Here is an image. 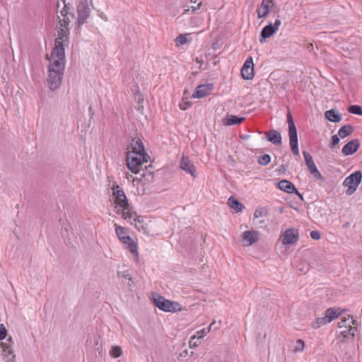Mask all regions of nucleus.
I'll use <instances>...</instances> for the list:
<instances>
[{"label":"nucleus","instance_id":"nucleus-1","mask_svg":"<svg viewBox=\"0 0 362 362\" xmlns=\"http://www.w3.org/2000/svg\"><path fill=\"white\" fill-rule=\"evenodd\" d=\"M112 195L114 197L113 204L115 205L114 211L118 215H121L127 222L136 226V214L132 211V207L128 202L127 197L119 185H114L112 187Z\"/></svg>","mask_w":362,"mask_h":362},{"label":"nucleus","instance_id":"nucleus-2","mask_svg":"<svg viewBox=\"0 0 362 362\" xmlns=\"http://www.w3.org/2000/svg\"><path fill=\"white\" fill-rule=\"evenodd\" d=\"M47 59L49 60L47 85L50 90H55L61 86L65 69V59H52L51 57Z\"/></svg>","mask_w":362,"mask_h":362},{"label":"nucleus","instance_id":"nucleus-3","mask_svg":"<svg viewBox=\"0 0 362 362\" xmlns=\"http://www.w3.org/2000/svg\"><path fill=\"white\" fill-rule=\"evenodd\" d=\"M149 156L147 153H141L136 151H129L127 154V162L128 168L135 174L142 170V165L147 163Z\"/></svg>","mask_w":362,"mask_h":362},{"label":"nucleus","instance_id":"nucleus-4","mask_svg":"<svg viewBox=\"0 0 362 362\" xmlns=\"http://www.w3.org/2000/svg\"><path fill=\"white\" fill-rule=\"evenodd\" d=\"M287 122L288 125L289 144L294 155L299 154L297 129L290 111L287 113Z\"/></svg>","mask_w":362,"mask_h":362},{"label":"nucleus","instance_id":"nucleus-5","mask_svg":"<svg viewBox=\"0 0 362 362\" xmlns=\"http://www.w3.org/2000/svg\"><path fill=\"white\" fill-rule=\"evenodd\" d=\"M153 300L154 305L165 312H176L182 309L181 305L177 302L167 300L159 294L154 296Z\"/></svg>","mask_w":362,"mask_h":362},{"label":"nucleus","instance_id":"nucleus-6","mask_svg":"<svg viewBox=\"0 0 362 362\" xmlns=\"http://www.w3.org/2000/svg\"><path fill=\"white\" fill-rule=\"evenodd\" d=\"M69 44V37L57 36L55 39V46L51 52L50 57L52 59L58 58L65 59V47Z\"/></svg>","mask_w":362,"mask_h":362},{"label":"nucleus","instance_id":"nucleus-7","mask_svg":"<svg viewBox=\"0 0 362 362\" xmlns=\"http://www.w3.org/2000/svg\"><path fill=\"white\" fill-rule=\"evenodd\" d=\"M90 4H91V0H81L77 6V24L78 28L86 23L87 19L90 16Z\"/></svg>","mask_w":362,"mask_h":362},{"label":"nucleus","instance_id":"nucleus-8","mask_svg":"<svg viewBox=\"0 0 362 362\" xmlns=\"http://www.w3.org/2000/svg\"><path fill=\"white\" fill-rule=\"evenodd\" d=\"M361 178L362 174L361 171L358 170L351 174L344 180L343 185L348 187L346 192V194L351 195L356 192L361 181Z\"/></svg>","mask_w":362,"mask_h":362},{"label":"nucleus","instance_id":"nucleus-9","mask_svg":"<svg viewBox=\"0 0 362 362\" xmlns=\"http://www.w3.org/2000/svg\"><path fill=\"white\" fill-rule=\"evenodd\" d=\"M281 20L276 19L274 25L269 23V25L264 26L260 33V43L263 44L264 42H265L267 38L271 37L274 33H276L279 30V28L281 25Z\"/></svg>","mask_w":362,"mask_h":362},{"label":"nucleus","instance_id":"nucleus-10","mask_svg":"<svg viewBox=\"0 0 362 362\" xmlns=\"http://www.w3.org/2000/svg\"><path fill=\"white\" fill-rule=\"evenodd\" d=\"M305 164L309 170L310 173L316 179L322 180L320 172L317 168L315 163L310 153L306 151L303 152Z\"/></svg>","mask_w":362,"mask_h":362},{"label":"nucleus","instance_id":"nucleus-11","mask_svg":"<svg viewBox=\"0 0 362 362\" xmlns=\"http://www.w3.org/2000/svg\"><path fill=\"white\" fill-rule=\"evenodd\" d=\"M241 75L246 80L252 79L254 77V64L252 57H249L245 60L241 69Z\"/></svg>","mask_w":362,"mask_h":362},{"label":"nucleus","instance_id":"nucleus-12","mask_svg":"<svg viewBox=\"0 0 362 362\" xmlns=\"http://www.w3.org/2000/svg\"><path fill=\"white\" fill-rule=\"evenodd\" d=\"M13 344V338L12 337L9 336L8 338H6L5 341L1 342L0 344L4 356L8 361H13L16 358V356L14 355L12 349Z\"/></svg>","mask_w":362,"mask_h":362},{"label":"nucleus","instance_id":"nucleus-13","mask_svg":"<svg viewBox=\"0 0 362 362\" xmlns=\"http://www.w3.org/2000/svg\"><path fill=\"white\" fill-rule=\"evenodd\" d=\"M115 231L119 239L123 243L129 245V249H136V245L134 244V240L127 234L123 227H116Z\"/></svg>","mask_w":362,"mask_h":362},{"label":"nucleus","instance_id":"nucleus-14","mask_svg":"<svg viewBox=\"0 0 362 362\" xmlns=\"http://www.w3.org/2000/svg\"><path fill=\"white\" fill-rule=\"evenodd\" d=\"M180 167L186 173L190 174L194 178L197 177L196 168L194 163L189 160L188 157L183 156Z\"/></svg>","mask_w":362,"mask_h":362},{"label":"nucleus","instance_id":"nucleus-15","mask_svg":"<svg viewBox=\"0 0 362 362\" xmlns=\"http://www.w3.org/2000/svg\"><path fill=\"white\" fill-rule=\"evenodd\" d=\"M281 239L284 245L293 244L298 240V233L294 228H289L281 236Z\"/></svg>","mask_w":362,"mask_h":362},{"label":"nucleus","instance_id":"nucleus-16","mask_svg":"<svg viewBox=\"0 0 362 362\" xmlns=\"http://www.w3.org/2000/svg\"><path fill=\"white\" fill-rule=\"evenodd\" d=\"M214 86L212 83L203 84L197 87L195 92L193 93L194 98H202L211 94Z\"/></svg>","mask_w":362,"mask_h":362},{"label":"nucleus","instance_id":"nucleus-17","mask_svg":"<svg viewBox=\"0 0 362 362\" xmlns=\"http://www.w3.org/2000/svg\"><path fill=\"white\" fill-rule=\"evenodd\" d=\"M360 145L361 144L358 139H353L344 145L342 148L341 152L344 156L352 155L358 151Z\"/></svg>","mask_w":362,"mask_h":362},{"label":"nucleus","instance_id":"nucleus-18","mask_svg":"<svg viewBox=\"0 0 362 362\" xmlns=\"http://www.w3.org/2000/svg\"><path fill=\"white\" fill-rule=\"evenodd\" d=\"M242 240L245 246H250L258 240V233L253 230H246L242 234Z\"/></svg>","mask_w":362,"mask_h":362},{"label":"nucleus","instance_id":"nucleus-19","mask_svg":"<svg viewBox=\"0 0 362 362\" xmlns=\"http://www.w3.org/2000/svg\"><path fill=\"white\" fill-rule=\"evenodd\" d=\"M272 4V0H262L261 6L257 10L259 18H264L268 15Z\"/></svg>","mask_w":362,"mask_h":362},{"label":"nucleus","instance_id":"nucleus-20","mask_svg":"<svg viewBox=\"0 0 362 362\" xmlns=\"http://www.w3.org/2000/svg\"><path fill=\"white\" fill-rule=\"evenodd\" d=\"M244 120L245 117H239L235 115L227 114L226 117L222 119V122L225 126H231L240 124Z\"/></svg>","mask_w":362,"mask_h":362},{"label":"nucleus","instance_id":"nucleus-21","mask_svg":"<svg viewBox=\"0 0 362 362\" xmlns=\"http://www.w3.org/2000/svg\"><path fill=\"white\" fill-rule=\"evenodd\" d=\"M325 116L327 119L332 122H339L342 119L341 115L335 109L327 110L325 113Z\"/></svg>","mask_w":362,"mask_h":362},{"label":"nucleus","instance_id":"nucleus-22","mask_svg":"<svg viewBox=\"0 0 362 362\" xmlns=\"http://www.w3.org/2000/svg\"><path fill=\"white\" fill-rule=\"evenodd\" d=\"M266 136L269 141L274 144L278 145L281 144V134L274 129L266 132Z\"/></svg>","mask_w":362,"mask_h":362},{"label":"nucleus","instance_id":"nucleus-23","mask_svg":"<svg viewBox=\"0 0 362 362\" xmlns=\"http://www.w3.org/2000/svg\"><path fill=\"white\" fill-rule=\"evenodd\" d=\"M278 187L287 193H293L296 191V187L288 180H282L278 182Z\"/></svg>","mask_w":362,"mask_h":362},{"label":"nucleus","instance_id":"nucleus-24","mask_svg":"<svg viewBox=\"0 0 362 362\" xmlns=\"http://www.w3.org/2000/svg\"><path fill=\"white\" fill-rule=\"evenodd\" d=\"M131 151H136L141 153H146L141 140L139 138H134L131 142Z\"/></svg>","mask_w":362,"mask_h":362},{"label":"nucleus","instance_id":"nucleus-25","mask_svg":"<svg viewBox=\"0 0 362 362\" xmlns=\"http://www.w3.org/2000/svg\"><path fill=\"white\" fill-rule=\"evenodd\" d=\"M228 204L235 212L242 211L244 208V206L239 201L233 197L228 199Z\"/></svg>","mask_w":362,"mask_h":362},{"label":"nucleus","instance_id":"nucleus-26","mask_svg":"<svg viewBox=\"0 0 362 362\" xmlns=\"http://www.w3.org/2000/svg\"><path fill=\"white\" fill-rule=\"evenodd\" d=\"M354 131L353 127L351 124H346L341 127L339 132L338 135L341 138H345L346 136L350 135Z\"/></svg>","mask_w":362,"mask_h":362},{"label":"nucleus","instance_id":"nucleus-27","mask_svg":"<svg viewBox=\"0 0 362 362\" xmlns=\"http://www.w3.org/2000/svg\"><path fill=\"white\" fill-rule=\"evenodd\" d=\"M356 325H357L356 320H355L352 318L343 319L339 322V328L347 329V328L351 327L353 326H356Z\"/></svg>","mask_w":362,"mask_h":362},{"label":"nucleus","instance_id":"nucleus-28","mask_svg":"<svg viewBox=\"0 0 362 362\" xmlns=\"http://www.w3.org/2000/svg\"><path fill=\"white\" fill-rule=\"evenodd\" d=\"M338 315L339 313H337V310L333 308H329L325 312V317L328 322H332L334 319L337 318Z\"/></svg>","mask_w":362,"mask_h":362},{"label":"nucleus","instance_id":"nucleus-29","mask_svg":"<svg viewBox=\"0 0 362 362\" xmlns=\"http://www.w3.org/2000/svg\"><path fill=\"white\" fill-rule=\"evenodd\" d=\"M252 252L249 254L253 258L257 259L263 260L266 258L267 254L264 250H251Z\"/></svg>","mask_w":362,"mask_h":362},{"label":"nucleus","instance_id":"nucleus-30","mask_svg":"<svg viewBox=\"0 0 362 362\" xmlns=\"http://www.w3.org/2000/svg\"><path fill=\"white\" fill-rule=\"evenodd\" d=\"M356 331V326H353L351 327L341 330V335H342L345 338L354 337V333Z\"/></svg>","mask_w":362,"mask_h":362},{"label":"nucleus","instance_id":"nucleus-31","mask_svg":"<svg viewBox=\"0 0 362 362\" xmlns=\"http://www.w3.org/2000/svg\"><path fill=\"white\" fill-rule=\"evenodd\" d=\"M329 323L327 320H326L325 317H318L316 319L315 322H313L312 327L314 329H318L322 325H325L326 324Z\"/></svg>","mask_w":362,"mask_h":362},{"label":"nucleus","instance_id":"nucleus-32","mask_svg":"<svg viewBox=\"0 0 362 362\" xmlns=\"http://www.w3.org/2000/svg\"><path fill=\"white\" fill-rule=\"evenodd\" d=\"M304 348H305V343H304L303 340L298 339L296 341V346L293 347V349L292 350V352L293 354H297L298 352H302V351H303Z\"/></svg>","mask_w":362,"mask_h":362},{"label":"nucleus","instance_id":"nucleus-33","mask_svg":"<svg viewBox=\"0 0 362 362\" xmlns=\"http://www.w3.org/2000/svg\"><path fill=\"white\" fill-rule=\"evenodd\" d=\"M348 111L354 115H358L362 116V107L357 105H350L348 108Z\"/></svg>","mask_w":362,"mask_h":362},{"label":"nucleus","instance_id":"nucleus-34","mask_svg":"<svg viewBox=\"0 0 362 362\" xmlns=\"http://www.w3.org/2000/svg\"><path fill=\"white\" fill-rule=\"evenodd\" d=\"M187 42H188L187 34L179 35L175 38V43H176L177 46H181V45H185Z\"/></svg>","mask_w":362,"mask_h":362},{"label":"nucleus","instance_id":"nucleus-35","mask_svg":"<svg viewBox=\"0 0 362 362\" xmlns=\"http://www.w3.org/2000/svg\"><path fill=\"white\" fill-rule=\"evenodd\" d=\"M122 350L119 346H112L110 351V354L113 358H118L122 355Z\"/></svg>","mask_w":362,"mask_h":362},{"label":"nucleus","instance_id":"nucleus-36","mask_svg":"<svg viewBox=\"0 0 362 362\" xmlns=\"http://www.w3.org/2000/svg\"><path fill=\"white\" fill-rule=\"evenodd\" d=\"M271 160L270 156L268 154H264L259 156L258 158V163L262 165H267Z\"/></svg>","mask_w":362,"mask_h":362},{"label":"nucleus","instance_id":"nucleus-37","mask_svg":"<svg viewBox=\"0 0 362 362\" xmlns=\"http://www.w3.org/2000/svg\"><path fill=\"white\" fill-rule=\"evenodd\" d=\"M69 28L59 27L57 30V36L63 37H69Z\"/></svg>","mask_w":362,"mask_h":362},{"label":"nucleus","instance_id":"nucleus-38","mask_svg":"<svg viewBox=\"0 0 362 362\" xmlns=\"http://www.w3.org/2000/svg\"><path fill=\"white\" fill-rule=\"evenodd\" d=\"M117 276L118 278L124 279L125 280H128L129 278L132 277L128 269H125L123 271H117Z\"/></svg>","mask_w":362,"mask_h":362},{"label":"nucleus","instance_id":"nucleus-39","mask_svg":"<svg viewBox=\"0 0 362 362\" xmlns=\"http://www.w3.org/2000/svg\"><path fill=\"white\" fill-rule=\"evenodd\" d=\"M71 23V19L69 16L63 17V19H59V27L62 28H69V25Z\"/></svg>","mask_w":362,"mask_h":362},{"label":"nucleus","instance_id":"nucleus-40","mask_svg":"<svg viewBox=\"0 0 362 362\" xmlns=\"http://www.w3.org/2000/svg\"><path fill=\"white\" fill-rule=\"evenodd\" d=\"M201 343V340H197V335H194L191 337V340L189 341V346L190 348H195L198 346Z\"/></svg>","mask_w":362,"mask_h":362},{"label":"nucleus","instance_id":"nucleus-41","mask_svg":"<svg viewBox=\"0 0 362 362\" xmlns=\"http://www.w3.org/2000/svg\"><path fill=\"white\" fill-rule=\"evenodd\" d=\"M145 168H146V170H148V172L146 173H143L141 175V177L143 178H146V177H150L151 180H152L153 177V173L151 171V170H148V168H150V169L152 168V165H149L148 167L145 166Z\"/></svg>","mask_w":362,"mask_h":362},{"label":"nucleus","instance_id":"nucleus-42","mask_svg":"<svg viewBox=\"0 0 362 362\" xmlns=\"http://www.w3.org/2000/svg\"><path fill=\"white\" fill-rule=\"evenodd\" d=\"M6 329L3 324H0V341L6 338Z\"/></svg>","mask_w":362,"mask_h":362},{"label":"nucleus","instance_id":"nucleus-43","mask_svg":"<svg viewBox=\"0 0 362 362\" xmlns=\"http://www.w3.org/2000/svg\"><path fill=\"white\" fill-rule=\"evenodd\" d=\"M208 329H202L197 332V340H202V339L207 334Z\"/></svg>","mask_w":362,"mask_h":362},{"label":"nucleus","instance_id":"nucleus-44","mask_svg":"<svg viewBox=\"0 0 362 362\" xmlns=\"http://www.w3.org/2000/svg\"><path fill=\"white\" fill-rule=\"evenodd\" d=\"M64 7L62 8V10L60 11L61 16L62 17L69 16V13L67 11V6L65 4V0L63 1Z\"/></svg>","mask_w":362,"mask_h":362},{"label":"nucleus","instance_id":"nucleus-45","mask_svg":"<svg viewBox=\"0 0 362 362\" xmlns=\"http://www.w3.org/2000/svg\"><path fill=\"white\" fill-rule=\"evenodd\" d=\"M310 237L314 240H319L320 238V233L317 230H313L310 232Z\"/></svg>","mask_w":362,"mask_h":362},{"label":"nucleus","instance_id":"nucleus-46","mask_svg":"<svg viewBox=\"0 0 362 362\" xmlns=\"http://www.w3.org/2000/svg\"><path fill=\"white\" fill-rule=\"evenodd\" d=\"M339 142V139L337 135H333L332 136V143H331V147L332 148L333 146L337 145Z\"/></svg>","mask_w":362,"mask_h":362},{"label":"nucleus","instance_id":"nucleus-47","mask_svg":"<svg viewBox=\"0 0 362 362\" xmlns=\"http://www.w3.org/2000/svg\"><path fill=\"white\" fill-rule=\"evenodd\" d=\"M130 252L134 259L137 262L139 261V252L138 250H130Z\"/></svg>","mask_w":362,"mask_h":362},{"label":"nucleus","instance_id":"nucleus-48","mask_svg":"<svg viewBox=\"0 0 362 362\" xmlns=\"http://www.w3.org/2000/svg\"><path fill=\"white\" fill-rule=\"evenodd\" d=\"M127 286L128 288H129V290H132V288H133V286H134V281L132 280V277H131V278H129V279H128V280H127Z\"/></svg>","mask_w":362,"mask_h":362},{"label":"nucleus","instance_id":"nucleus-49","mask_svg":"<svg viewBox=\"0 0 362 362\" xmlns=\"http://www.w3.org/2000/svg\"><path fill=\"white\" fill-rule=\"evenodd\" d=\"M255 217L257 218V217H259V216H262V211H259V210H256L255 211Z\"/></svg>","mask_w":362,"mask_h":362},{"label":"nucleus","instance_id":"nucleus-50","mask_svg":"<svg viewBox=\"0 0 362 362\" xmlns=\"http://www.w3.org/2000/svg\"><path fill=\"white\" fill-rule=\"evenodd\" d=\"M293 193H295L296 194H297V195H298V197H300V199L301 200H303V194H300V193L298 191V189H296V191H293Z\"/></svg>","mask_w":362,"mask_h":362},{"label":"nucleus","instance_id":"nucleus-51","mask_svg":"<svg viewBox=\"0 0 362 362\" xmlns=\"http://www.w3.org/2000/svg\"><path fill=\"white\" fill-rule=\"evenodd\" d=\"M189 105L188 103H185V105H180V109L185 110L187 109V106Z\"/></svg>","mask_w":362,"mask_h":362},{"label":"nucleus","instance_id":"nucleus-52","mask_svg":"<svg viewBox=\"0 0 362 362\" xmlns=\"http://www.w3.org/2000/svg\"><path fill=\"white\" fill-rule=\"evenodd\" d=\"M286 169H287V166H286L285 165H281L280 166V169H279V170H281V171H284H284H286Z\"/></svg>","mask_w":362,"mask_h":362},{"label":"nucleus","instance_id":"nucleus-53","mask_svg":"<svg viewBox=\"0 0 362 362\" xmlns=\"http://www.w3.org/2000/svg\"><path fill=\"white\" fill-rule=\"evenodd\" d=\"M214 325H216V321H213V322L210 324L209 327L208 328V332H209V331L211 330V329L212 328V327H213Z\"/></svg>","mask_w":362,"mask_h":362},{"label":"nucleus","instance_id":"nucleus-54","mask_svg":"<svg viewBox=\"0 0 362 362\" xmlns=\"http://www.w3.org/2000/svg\"><path fill=\"white\" fill-rule=\"evenodd\" d=\"M202 4V2H199L197 5V7H194V6H192L193 11L196 10L197 8H198Z\"/></svg>","mask_w":362,"mask_h":362},{"label":"nucleus","instance_id":"nucleus-55","mask_svg":"<svg viewBox=\"0 0 362 362\" xmlns=\"http://www.w3.org/2000/svg\"><path fill=\"white\" fill-rule=\"evenodd\" d=\"M135 181L141 182L142 180H141V178L136 177V178L133 179V182H135Z\"/></svg>","mask_w":362,"mask_h":362},{"label":"nucleus","instance_id":"nucleus-56","mask_svg":"<svg viewBox=\"0 0 362 362\" xmlns=\"http://www.w3.org/2000/svg\"><path fill=\"white\" fill-rule=\"evenodd\" d=\"M221 325V321H219V322H218V323L217 326H216L214 328H215L216 329H218V328H219V325Z\"/></svg>","mask_w":362,"mask_h":362},{"label":"nucleus","instance_id":"nucleus-57","mask_svg":"<svg viewBox=\"0 0 362 362\" xmlns=\"http://www.w3.org/2000/svg\"><path fill=\"white\" fill-rule=\"evenodd\" d=\"M298 269L301 272H303V267H300V268H298Z\"/></svg>","mask_w":362,"mask_h":362},{"label":"nucleus","instance_id":"nucleus-58","mask_svg":"<svg viewBox=\"0 0 362 362\" xmlns=\"http://www.w3.org/2000/svg\"><path fill=\"white\" fill-rule=\"evenodd\" d=\"M71 18H74V14L70 13Z\"/></svg>","mask_w":362,"mask_h":362},{"label":"nucleus","instance_id":"nucleus-59","mask_svg":"<svg viewBox=\"0 0 362 362\" xmlns=\"http://www.w3.org/2000/svg\"><path fill=\"white\" fill-rule=\"evenodd\" d=\"M196 61H197V62H200V60H198V58H197Z\"/></svg>","mask_w":362,"mask_h":362},{"label":"nucleus","instance_id":"nucleus-60","mask_svg":"<svg viewBox=\"0 0 362 362\" xmlns=\"http://www.w3.org/2000/svg\"><path fill=\"white\" fill-rule=\"evenodd\" d=\"M139 100L143 101V99H141V98H139Z\"/></svg>","mask_w":362,"mask_h":362},{"label":"nucleus","instance_id":"nucleus-61","mask_svg":"<svg viewBox=\"0 0 362 362\" xmlns=\"http://www.w3.org/2000/svg\"><path fill=\"white\" fill-rule=\"evenodd\" d=\"M139 100L143 101V99H141V98H139Z\"/></svg>","mask_w":362,"mask_h":362}]
</instances>
